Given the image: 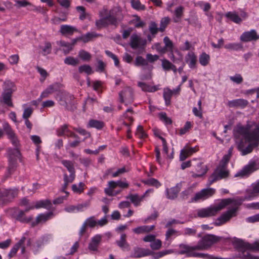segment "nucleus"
<instances>
[{"instance_id":"59","label":"nucleus","mask_w":259,"mask_h":259,"mask_svg":"<svg viewBox=\"0 0 259 259\" xmlns=\"http://www.w3.org/2000/svg\"><path fill=\"white\" fill-rule=\"evenodd\" d=\"M134 111L132 108L127 109L125 112L123 114V116L124 118L127 119L129 120L131 123H132L133 121V117H132V115L133 114Z\"/></svg>"},{"instance_id":"39","label":"nucleus","mask_w":259,"mask_h":259,"mask_svg":"<svg viewBox=\"0 0 259 259\" xmlns=\"http://www.w3.org/2000/svg\"><path fill=\"white\" fill-rule=\"evenodd\" d=\"M210 60L209 55L205 52H203L199 57V63L203 66H207L209 64Z\"/></svg>"},{"instance_id":"30","label":"nucleus","mask_w":259,"mask_h":259,"mask_svg":"<svg viewBox=\"0 0 259 259\" xmlns=\"http://www.w3.org/2000/svg\"><path fill=\"white\" fill-rule=\"evenodd\" d=\"M62 163L67 168V170L70 173L68 177H72V178L75 179V171L73 163L69 160H63L62 161Z\"/></svg>"},{"instance_id":"23","label":"nucleus","mask_w":259,"mask_h":259,"mask_svg":"<svg viewBox=\"0 0 259 259\" xmlns=\"http://www.w3.org/2000/svg\"><path fill=\"white\" fill-rule=\"evenodd\" d=\"M185 61L189 68L194 69L196 67L197 57L194 52H189L185 57Z\"/></svg>"},{"instance_id":"48","label":"nucleus","mask_w":259,"mask_h":259,"mask_svg":"<svg viewBox=\"0 0 259 259\" xmlns=\"http://www.w3.org/2000/svg\"><path fill=\"white\" fill-rule=\"evenodd\" d=\"M143 183L147 185L155 186L156 188H158L161 186L159 182L154 178H150L144 180L143 181Z\"/></svg>"},{"instance_id":"37","label":"nucleus","mask_w":259,"mask_h":259,"mask_svg":"<svg viewBox=\"0 0 259 259\" xmlns=\"http://www.w3.org/2000/svg\"><path fill=\"white\" fill-rule=\"evenodd\" d=\"M34 206L36 208H45L50 209L52 206V203L51 201L48 199L42 200L37 201Z\"/></svg>"},{"instance_id":"51","label":"nucleus","mask_w":259,"mask_h":259,"mask_svg":"<svg viewBox=\"0 0 259 259\" xmlns=\"http://www.w3.org/2000/svg\"><path fill=\"white\" fill-rule=\"evenodd\" d=\"M99 35V34L94 32H88L83 35L82 38L83 42H87L92 40V38L96 37Z\"/></svg>"},{"instance_id":"29","label":"nucleus","mask_w":259,"mask_h":259,"mask_svg":"<svg viewBox=\"0 0 259 259\" xmlns=\"http://www.w3.org/2000/svg\"><path fill=\"white\" fill-rule=\"evenodd\" d=\"M126 235L125 234H122L121 235L120 239L117 240L116 243L117 245L122 250H129V244L126 240Z\"/></svg>"},{"instance_id":"42","label":"nucleus","mask_w":259,"mask_h":259,"mask_svg":"<svg viewBox=\"0 0 259 259\" xmlns=\"http://www.w3.org/2000/svg\"><path fill=\"white\" fill-rule=\"evenodd\" d=\"M224 48L230 51H238L242 48V46L239 43H229L225 45Z\"/></svg>"},{"instance_id":"24","label":"nucleus","mask_w":259,"mask_h":259,"mask_svg":"<svg viewBox=\"0 0 259 259\" xmlns=\"http://www.w3.org/2000/svg\"><path fill=\"white\" fill-rule=\"evenodd\" d=\"M102 236L100 235H96L91 239L88 248L91 251H97L98 246L101 241Z\"/></svg>"},{"instance_id":"8","label":"nucleus","mask_w":259,"mask_h":259,"mask_svg":"<svg viewBox=\"0 0 259 259\" xmlns=\"http://www.w3.org/2000/svg\"><path fill=\"white\" fill-rule=\"evenodd\" d=\"M238 207H234L226 212L223 213L220 217H219L216 221L214 222V225L215 226H220L224 224L230 220V219L236 215V212L237 211Z\"/></svg>"},{"instance_id":"47","label":"nucleus","mask_w":259,"mask_h":259,"mask_svg":"<svg viewBox=\"0 0 259 259\" xmlns=\"http://www.w3.org/2000/svg\"><path fill=\"white\" fill-rule=\"evenodd\" d=\"M148 63L147 61V59H144L143 57L141 56H138L136 58L135 65L136 66H147Z\"/></svg>"},{"instance_id":"31","label":"nucleus","mask_w":259,"mask_h":259,"mask_svg":"<svg viewBox=\"0 0 259 259\" xmlns=\"http://www.w3.org/2000/svg\"><path fill=\"white\" fill-rule=\"evenodd\" d=\"M75 31H77V29L73 26L68 25H62L61 26L60 32L63 35H72Z\"/></svg>"},{"instance_id":"5","label":"nucleus","mask_w":259,"mask_h":259,"mask_svg":"<svg viewBox=\"0 0 259 259\" xmlns=\"http://www.w3.org/2000/svg\"><path fill=\"white\" fill-rule=\"evenodd\" d=\"M61 105L65 107V109L69 111H74L76 109V103L74 100L73 95L67 92H62L59 99Z\"/></svg>"},{"instance_id":"34","label":"nucleus","mask_w":259,"mask_h":259,"mask_svg":"<svg viewBox=\"0 0 259 259\" xmlns=\"http://www.w3.org/2000/svg\"><path fill=\"white\" fill-rule=\"evenodd\" d=\"M75 179L72 178V177H68L66 174L63 175L64 184L62 185L61 191L66 194V196H68L69 193L65 191L67 189L69 184L73 182Z\"/></svg>"},{"instance_id":"26","label":"nucleus","mask_w":259,"mask_h":259,"mask_svg":"<svg viewBox=\"0 0 259 259\" xmlns=\"http://www.w3.org/2000/svg\"><path fill=\"white\" fill-rule=\"evenodd\" d=\"M26 240V238L25 237H22L21 239L16 244H15L12 248L11 249L10 252L8 254V257L9 259L11 258L13 256H14L18 249L21 247L22 245L24 243Z\"/></svg>"},{"instance_id":"3","label":"nucleus","mask_w":259,"mask_h":259,"mask_svg":"<svg viewBox=\"0 0 259 259\" xmlns=\"http://www.w3.org/2000/svg\"><path fill=\"white\" fill-rule=\"evenodd\" d=\"M232 202L230 198L224 199L218 204L209 207L201 208L197 210V216L199 218H208L215 215L221 210Z\"/></svg>"},{"instance_id":"64","label":"nucleus","mask_w":259,"mask_h":259,"mask_svg":"<svg viewBox=\"0 0 259 259\" xmlns=\"http://www.w3.org/2000/svg\"><path fill=\"white\" fill-rule=\"evenodd\" d=\"M161 244L162 243L160 240H154L152 242L150 243V247L153 249L157 250L161 248Z\"/></svg>"},{"instance_id":"11","label":"nucleus","mask_w":259,"mask_h":259,"mask_svg":"<svg viewBox=\"0 0 259 259\" xmlns=\"http://www.w3.org/2000/svg\"><path fill=\"white\" fill-rule=\"evenodd\" d=\"M258 168L259 165L256 163V162L255 160H250L247 165L235 175V177L248 175Z\"/></svg>"},{"instance_id":"12","label":"nucleus","mask_w":259,"mask_h":259,"mask_svg":"<svg viewBox=\"0 0 259 259\" xmlns=\"http://www.w3.org/2000/svg\"><path fill=\"white\" fill-rule=\"evenodd\" d=\"M120 101L125 105L131 104L134 101L133 91L130 88L124 89L119 94Z\"/></svg>"},{"instance_id":"60","label":"nucleus","mask_w":259,"mask_h":259,"mask_svg":"<svg viewBox=\"0 0 259 259\" xmlns=\"http://www.w3.org/2000/svg\"><path fill=\"white\" fill-rule=\"evenodd\" d=\"M133 8L137 10H143L145 9L144 5H142L140 1H131Z\"/></svg>"},{"instance_id":"4","label":"nucleus","mask_w":259,"mask_h":259,"mask_svg":"<svg viewBox=\"0 0 259 259\" xmlns=\"http://www.w3.org/2000/svg\"><path fill=\"white\" fill-rule=\"evenodd\" d=\"M8 166L6 177H8L15 170L17 166V159L20 158L21 154L20 151L17 148L8 150Z\"/></svg>"},{"instance_id":"13","label":"nucleus","mask_w":259,"mask_h":259,"mask_svg":"<svg viewBox=\"0 0 259 259\" xmlns=\"http://www.w3.org/2000/svg\"><path fill=\"white\" fill-rule=\"evenodd\" d=\"M17 191L12 189L0 190V202L8 203L11 201L17 195Z\"/></svg>"},{"instance_id":"58","label":"nucleus","mask_w":259,"mask_h":259,"mask_svg":"<svg viewBox=\"0 0 259 259\" xmlns=\"http://www.w3.org/2000/svg\"><path fill=\"white\" fill-rule=\"evenodd\" d=\"M159 118L166 124H171L172 123L171 119L168 117L164 112H161L159 114Z\"/></svg>"},{"instance_id":"16","label":"nucleus","mask_w":259,"mask_h":259,"mask_svg":"<svg viewBox=\"0 0 259 259\" xmlns=\"http://www.w3.org/2000/svg\"><path fill=\"white\" fill-rule=\"evenodd\" d=\"M240 40L243 42L256 41L259 39V35L254 29L243 32L240 36Z\"/></svg>"},{"instance_id":"57","label":"nucleus","mask_w":259,"mask_h":259,"mask_svg":"<svg viewBox=\"0 0 259 259\" xmlns=\"http://www.w3.org/2000/svg\"><path fill=\"white\" fill-rule=\"evenodd\" d=\"M161 61V66L163 70L165 71L170 70L172 64L166 59H162Z\"/></svg>"},{"instance_id":"14","label":"nucleus","mask_w":259,"mask_h":259,"mask_svg":"<svg viewBox=\"0 0 259 259\" xmlns=\"http://www.w3.org/2000/svg\"><path fill=\"white\" fill-rule=\"evenodd\" d=\"M3 128L4 132L7 135L8 138L11 140L12 144L15 147H17L19 144L18 138L8 122H5L3 124Z\"/></svg>"},{"instance_id":"28","label":"nucleus","mask_w":259,"mask_h":259,"mask_svg":"<svg viewBox=\"0 0 259 259\" xmlns=\"http://www.w3.org/2000/svg\"><path fill=\"white\" fill-rule=\"evenodd\" d=\"M259 193V182L252 187V190L244 196V200H250Z\"/></svg>"},{"instance_id":"53","label":"nucleus","mask_w":259,"mask_h":259,"mask_svg":"<svg viewBox=\"0 0 259 259\" xmlns=\"http://www.w3.org/2000/svg\"><path fill=\"white\" fill-rule=\"evenodd\" d=\"M84 186V184L82 182H80L78 185L73 184L72 186V190L75 193H81L83 191Z\"/></svg>"},{"instance_id":"1","label":"nucleus","mask_w":259,"mask_h":259,"mask_svg":"<svg viewBox=\"0 0 259 259\" xmlns=\"http://www.w3.org/2000/svg\"><path fill=\"white\" fill-rule=\"evenodd\" d=\"M233 135L241 155H247L259 145V123L251 122L245 125L238 124L233 129Z\"/></svg>"},{"instance_id":"19","label":"nucleus","mask_w":259,"mask_h":259,"mask_svg":"<svg viewBox=\"0 0 259 259\" xmlns=\"http://www.w3.org/2000/svg\"><path fill=\"white\" fill-rule=\"evenodd\" d=\"M182 183H179L170 189H166V197L169 199H175L178 196L179 192L182 188Z\"/></svg>"},{"instance_id":"56","label":"nucleus","mask_w":259,"mask_h":259,"mask_svg":"<svg viewBox=\"0 0 259 259\" xmlns=\"http://www.w3.org/2000/svg\"><path fill=\"white\" fill-rule=\"evenodd\" d=\"M78 56L83 61H89L91 58V54L84 50L80 51L79 52Z\"/></svg>"},{"instance_id":"25","label":"nucleus","mask_w":259,"mask_h":259,"mask_svg":"<svg viewBox=\"0 0 259 259\" xmlns=\"http://www.w3.org/2000/svg\"><path fill=\"white\" fill-rule=\"evenodd\" d=\"M197 173H193L192 175L193 178H196L201 177L204 175L207 171V168L206 165L203 164L201 162H199L196 168Z\"/></svg>"},{"instance_id":"2","label":"nucleus","mask_w":259,"mask_h":259,"mask_svg":"<svg viewBox=\"0 0 259 259\" xmlns=\"http://www.w3.org/2000/svg\"><path fill=\"white\" fill-rule=\"evenodd\" d=\"M99 14L101 18L96 22V25L99 28L108 25L117 27L123 18L122 11L118 7L114 8L110 11L104 9Z\"/></svg>"},{"instance_id":"15","label":"nucleus","mask_w":259,"mask_h":259,"mask_svg":"<svg viewBox=\"0 0 259 259\" xmlns=\"http://www.w3.org/2000/svg\"><path fill=\"white\" fill-rule=\"evenodd\" d=\"M90 205V201H87L82 203L76 205H69L65 208V210L69 213L81 212L84 210Z\"/></svg>"},{"instance_id":"9","label":"nucleus","mask_w":259,"mask_h":259,"mask_svg":"<svg viewBox=\"0 0 259 259\" xmlns=\"http://www.w3.org/2000/svg\"><path fill=\"white\" fill-rule=\"evenodd\" d=\"M229 172L228 170H224L216 168L213 173L209 177L207 185L210 186L214 182L228 177Z\"/></svg>"},{"instance_id":"7","label":"nucleus","mask_w":259,"mask_h":259,"mask_svg":"<svg viewBox=\"0 0 259 259\" xmlns=\"http://www.w3.org/2000/svg\"><path fill=\"white\" fill-rule=\"evenodd\" d=\"M215 190L212 188H205L196 193L195 195L191 197L189 203L197 202L200 201H203L214 195Z\"/></svg>"},{"instance_id":"10","label":"nucleus","mask_w":259,"mask_h":259,"mask_svg":"<svg viewBox=\"0 0 259 259\" xmlns=\"http://www.w3.org/2000/svg\"><path fill=\"white\" fill-rule=\"evenodd\" d=\"M9 213L13 218L23 223H28L32 219V217L26 218L25 215V211L16 208L10 209Z\"/></svg>"},{"instance_id":"54","label":"nucleus","mask_w":259,"mask_h":259,"mask_svg":"<svg viewBox=\"0 0 259 259\" xmlns=\"http://www.w3.org/2000/svg\"><path fill=\"white\" fill-rule=\"evenodd\" d=\"M52 45L49 42H46L45 47L42 48V54L44 56L50 54L51 53Z\"/></svg>"},{"instance_id":"52","label":"nucleus","mask_w":259,"mask_h":259,"mask_svg":"<svg viewBox=\"0 0 259 259\" xmlns=\"http://www.w3.org/2000/svg\"><path fill=\"white\" fill-rule=\"evenodd\" d=\"M84 223L87 225V227L88 226L90 228H94L97 224L94 216H92L87 219Z\"/></svg>"},{"instance_id":"33","label":"nucleus","mask_w":259,"mask_h":259,"mask_svg":"<svg viewBox=\"0 0 259 259\" xmlns=\"http://www.w3.org/2000/svg\"><path fill=\"white\" fill-rule=\"evenodd\" d=\"M154 227L155 226L154 225L142 226L133 229V231L137 234H140L144 233L149 232L152 230Z\"/></svg>"},{"instance_id":"55","label":"nucleus","mask_w":259,"mask_h":259,"mask_svg":"<svg viewBox=\"0 0 259 259\" xmlns=\"http://www.w3.org/2000/svg\"><path fill=\"white\" fill-rule=\"evenodd\" d=\"M170 19L168 17H164L161 20L159 30L162 32L168 24Z\"/></svg>"},{"instance_id":"41","label":"nucleus","mask_w":259,"mask_h":259,"mask_svg":"<svg viewBox=\"0 0 259 259\" xmlns=\"http://www.w3.org/2000/svg\"><path fill=\"white\" fill-rule=\"evenodd\" d=\"M193 193V189L192 187H188L187 189L182 191L180 194V198L182 200H187Z\"/></svg>"},{"instance_id":"63","label":"nucleus","mask_w":259,"mask_h":259,"mask_svg":"<svg viewBox=\"0 0 259 259\" xmlns=\"http://www.w3.org/2000/svg\"><path fill=\"white\" fill-rule=\"evenodd\" d=\"M33 113V109L31 107H27L24 110L22 115L23 119H28L31 116Z\"/></svg>"},{"instance_id":"20","label":"nucleus","mask_w":259,"mask_h":259,"mask_svg":"<svg viewBox=\"0 0 259 259\" xmlns=\"http://www.w3.org/2000/svg\"><path fill=\"white\" fill-rule=\"evenodd\" d=\"M248 102L244 99H237L229 101L227 105L231 108H244L247 106Z\"/></svg>"},{"instance_id":"49","label":"nucleus","mask_w":259,"mask_h":259,"mask_svg":"<svg viewBox=\"0 0 259 259\" xmlns=\"http://www.w3.org/2000/svg\"><path fill=\"white\" fill-rule=\"evenodd\" d=\"M163 42L164 43V48L166 51L173 50L174 44L172 41L169 39L168 36H165L163 38Z\"/></svg>"},{"instance_id":"22","label":"nucleus","mask_w":259,"mask_h":259,"mask_svg":"<svg viewBox=\"0 0 259 259\" xmlns=\"http://www.w3.org/2000/svg\"><path fill=\"white\" fill-rule=\"evenodd\" d=\"M59 89V84L56 83L50 85L40 95L39 100H41L42 98H47L49 95L57 91Z\"/></svg>"},{"instance_id":"46","label":"nucleus","mask_w":259,"mask_h":259,"mask_svg":"<svg viewBox=\"0 0 259 259\" xmlns=\"http://www.w3.org/2000/svg\"><path fill=\"white\" fill-rule=\"evenodd\" d=\"M59 45L61 47H64L65 49H64L63 51L65 55L68 54L70 52V51L72 49V45L65 41H60Z\"/></svg>"},{"instance_id":"62","label":"nucleus","mask_w":259,"mask_h":259,"mask_svg":"<svg viewBox=\"0 0 259 259\" xmlns=\"http://www.w3.org/2000/svg\"><path fill=\"white\" fill-rule=\"evenodd\" d=\"M191 123L190 121H187L184 127L180 130V135H183L186 134L191 127Z\"/></svg>"},{"instance_id":"38","label":"nucleus","mask_w":259,"mask_h":259,"mask_svg":"<svg viewBox=\"0 0 259 259\" xmlns=\"http://www.w3.org/2000/svg\"><path fill=\"white\" fill-rule=\"evenodd\" d=\"M225 16L237 24H239L242 21V19L235 12H229L225 14Z\"/></svg>"},{"instance_id":"44","label":"nucleus","mask_w":259,"mask_h":259,"mask_svg":"<svg viewBox=\"0 0 259 259\" xmlns=\"http://www.w3.org/2000/svg\"><path fill=\"white\" fill-rule=\"evenodd\" d=\"M126 198L130 199L131 202L133 203L135 205L137 206L143 198H142V196L140 198L138 194H130L126 197Z\"/></svg>"},{"instance_id":"6","label":"nucleus","mask_w":259,"mask_h":259,"mask_svg":"<svg viewBox=\"0 0 259 259\" xmlns=\"http://www.w3.org/2000/svg\"><path fill=\"white\" fill-rule=\"evenodd\" d=\"M220 239V237L214 235H205L198 241L195 248L200 250L206 249L212 244L219 241Z\"/></svg>"},{"instance_id":"36","label":"nucleus","mask_w":259,"mask_h":259,"mask_svg":"<svg viewBox=\"0 0 259 259\" xmlns=\"http://www.w3.org/2000/svg\"><path fill=\"white\" fill-rule=\"evenodd\" d=\"M138 85L144 92H154L157 90V88L155 86H150L143 82H138Z\"/></svg>"},{"instance_id":"18","label":"nucleus","mask_w":259,"mask_h":259,"mask_svg":"<svg viewBox=\"0 0 259 259\" xmlns=\"http://www.w3.org/2000/svg\"><path fill=\"white\" fill-rule=\"evenodd\" d=\"M12 95L11 93L2 92L0 97V104L6 107H14Z\"/></svg>"},{"instance_id":"40","label":"nucleus","mask_w":259,"mask_h":259,"mask_svg":"<svg viewBox=\"0 0 259 259\" xmlns=\"http://www.w3.org/2000/svg\"><path fill=\"white\" fill-rule=\"evenodd\" d=\"M172 96V90L166 89H164L163 92V98L165 100L166 105H169L170 104V100L171 96Z\"/></svg>"},{"instance_id":"50","label":"nucleus","mask_w":259,"mask_h":259,"mask_svg":"<svg viewBox=\"0 0 259 259\" xmlns=\"http://www.w3.org/2000/svg\"><path fill=\"white\" fill-rule=\"evenodd\" d=\"M180 247L182 249L180 252L181 254H184L185 253H187V254L190 250H197V249L195 248L196 245L190 246L187 245L181 244L180 245Z\"/></svg>"},{"instance_id":"35","label":"nucleus","mask_w":259,"mask_h":259,"mask_svg":"<svg viewBox=\"0 0 259 259\" xmlns=\"http://www.w3.org/2000/svg\"><path fill=\"white\" fill-rule=\"evenodd\" d=\"M104 125V123L103 121L91 119L90 120L87 125L88 127H93L96 128L97 130H101Z\"/></svg>"},{"instance_id":"45","label":"nucleus","mask_w":259,"mask_h":259,"mask_svg":"<svg viewBox=\"0 0 259 259\" xmlns=\"http://www.w3.org/2000/svg\"><path fill=\"white\" fill-rule=\"evenodd\" d=\"M64 62L66 64L74 66L79 64V61L77 58H74L73 57L69 56L64 59Z\"/></svg>"},{"instance_id":"17","label":"nucleus","mask_w":259,"mask_h":259,"mask_svg":"<svg viewBox=\"0 0 259 259\" xmlns=\"http://www.w3.org/2000/svg\"><path fill=\"white\" fill-rule=\"evenodd\" d=\"M130 39V46L133 49H137L144 46L146 43L145 39H142L137 34H132Z\"/></svg>"},{"instance_id":"27","label":"nucleus","mask_w":259,"mask_h":259,"mask_svg":"<svg viewBox=\"0 0 259 259\" xmlns=\"http://www.w3.org/2000/svg\"><path fill=\"white\" fill-rule=\"evenodd\" d=\"M54 214L52 212H49L47 213H41L39 214L36 219L35 222H33L32 225L33 226L40 223L41 222H46L53 216Z\"/></svg>"},{"instance_id":"43","label":"nucleus","mask_w":259,"mask_h":259,"mask_svg":"<svg viewBox=\"0 0 259 259\" xmlns=\"http://www.w3.org/2000/svg\"><path fill=\"white\" fill-rule=\"evenodd\" d=\"M78 71L80 73H85L88 75L92 74L93 73L92 67L86 64L80 66L78 67Z\"/></svg>"},{"instance_id":"61","label":"nucleus","mask_w":259,"mask_h":259,"mask_svg":"<svg viewBox=\"0 0 259 259\" xmlns=\"http://www.w3.org/2000/svg\"><path fill=\"white\" fill-rule=\"evenodd\" d=\"M68 131V125L64 124L61 126L57 130V135L58 136H62L65 135L66 132Z\"/></svg>"},{"instance_id":"32","label":"nucleus","mask_w":259,"mask_h":259,"mask_svg":"<svg viewBox=\"0 0 259 259\" xmlns=\"http://www.w3.org/2000/svg\"><path fill=\"white\" fill-rule=\"evenodd\" d=\"M14 83L10 80H7L4 82L3 85V92L13 94L15 91Z\"/></svg>"},{"instance_id":"21","label":"nucleus","mask_w":259,"mask_h":259,"mask_svg":"<svg viewBox=\"0 0 259 259\" xmlns=\"http://www.w3.org/2000/svg\"><path fill=\"white\" fill-rule=\"evenodd\" d=\"M151 254L152 251L149 249L140 247H135L134 249V252L132 256L135 258H140L142 257L150 255Z\"/></svg>"}]
</instances>
